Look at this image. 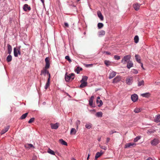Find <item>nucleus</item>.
Returning <instances> with one entry per match:
<instances>
[{"label":"nucleus","mask_w":160,"mask_h":160,"mask_svg":"<svg viewBox=\"0 0 160 160\" xmlns=\"http://www.w3.org/2000/svg\"><path fill=\"white\" fill-rule=\"evenodd\" d=\"M74 74L73 73L68 74L67 72H66L65 76L66 81L67 82H70L72 81L74 78Z\"/></svg>","instance_id":"nucleus-1"},{"label":"nucleus","mask_w":160,"mask_h":160,"mask_svg":"<svg viewBox=\"0 0 160 160\" xmlns=\"http://www.w3.org/2000/svg\"><path fill=\"white\" fill-rule=\"evenodd\" d=\"M131 58V56L130 55H128L125 56L122 59L121 62L123 64H125L126 62H128Z\"/></svg>","instance_id":"nucleus-2"},{"label":"nucleus","mask_w":160,"mask_h":160,"mask_svg":"<svg viewBox=\"0 0 160 160\" xmlns=\"http://www.w3.org/2000/svg\"><path fill=\"white\" fill-rule=\"evenodd\" d=\"M50 126L52 129H56L59 127V124L58 122L54 124L51 123L50 124Z\"/></svg>","instance_id":"nucleus-3"},{"label":"nucleus","mask_w":160,"mask_h":160,"mask_svg":"<svg viewBox=\"0 0 160 160\" xmlns=\"http://www.w3.org/2000/svg\"><path fill=\"white\" fill-rule=\"evenodd\" d=\"M136 145V143H127L125 145V148H130L132 147H134Z\"/></svg>","instance_id":"nucleus-4"},{"label":"nucleus","mask_w":160,"mask_h":160,"mask_svg":"<svg viewBox=\"0 0 160 160\" xmlns=\"http://www.w3.org/2000/svg\"><path fill=\"white\" fill-rule=\"evenodd\" d=\"M45 62H46V65L45 66V68L48 69L49 68L50 62L49 59L48 57H47L45 59Z\"/></svg>","instance_id":"nucleus-5"},{"label":"nucleus","mask_w":160,"mask_h":160,"mask_svg":"<svg viewBox=\"0 0 160 160\" xmlns=\"http://www.w3.org/2000/svg\"><path fill=\"white\" fill-rule=\"evenodd\" d=\"M18 54L19 55H21V52H20V49H16V48L14 49V54L15 57H17L18 56Z\"/></svg>","instance_id":"nucleus-6"},{"label":"nucleus","mask_w":160,"mask_h":160,"mask_svg":"<svg viewBox=\"0 0 160 160\" xmlns=\"http://www.w3.org/2000/svg\"><path fill=\"white\" fill-rule=\"evenodd\" d=\"M141 4L137 2H135L133 4V8L136 11H138L139 9Z\"/></svg>","instance_id":"nucleus-7"},{"label":"nucleus","mask_w":160,"mask_h":160,"mask_svg":"<svg viewBox=\"0 0 160 160\" xmlns=\"http://www.w3.org/2000/svg\"><path fill=\"white\" fill-rule=\"evenodd\" d=\"M104 153V152H102V151H101L100 152H97L95 156V160H97V159L99 157L102 156Z\"/></svg>","instance_id":"nucleus-8"},{"label":"nucleus","mask_w":160,"mask_h":160,"mask_svg":"<svg viewBox=\"0 0 160 160\" xmlns=\"http://www.w3.org/2000/svg\"><path fill=\"white\" fill-rule=\"evenodd\" d=\"M121 78V77L120 76H117L113 79L112 82L113 83H116L120 81Z\"/></svg>","instance_id":"nucleus-9"},{"label":"nucleus","mask_w":160,"mask_h":160,"mask_svg":"<svg viewBox=\"0 0 160 160\" xmlns=\"http://www.w3.org/2000/svg\"><path fill=\"white\" fill-rule=\"evenodd\" d=\"M138 98V96L136 94L132 95L131 96L132 100L134 102H136Z\"/></svg>","instance_id":"nucleus-10"},{"label":"nucleus","mask_w":160,"mask_h":160,"mask_svg":"<svg viewBox=\"0 0 160 160\" xmlns=\"http://www.w3.org/2000/svg\"><path fill=\"white\" fill-rule=\"evenodd\" d=\"M10 128L9 126H7L4 128L0 132L1 134H3L5 133L6 132H7L9 130Z\"/></svg>","instance_id":"nucleus-11"},{"label":"nucleus","mask_w":160,"mask_h":160,"mask_svg":"<svg viewBox=\"0 0 160 160\" xmlns=\"http://www.w3.org/2000/svg\"><path fill=\"white\" fill-rule=\"evenodd\" d=\"M94 98V97L93 96H91L89 101V105L91 107H95V106L93 104V101Z\"/></svg>","instance_id":"nucleus-12"},{"label":"nucleus","mask_w":160,"mask_h":160,"mask_svg":"<svg viewBox=\"0 0 160 160\" xmlns=\"http://www.w3.org/2000/svg\"><path fill=\"white\" fill-rule=\"evenodd\" d=\"M132 77L127 78L126 80V82L128 85H130L132 83Z\"/></svg>","instance_id":"nucleus-13"},{"label":"nucleus","mask_w":160,"mask_h":160,"mask_svg":"<svg viewBox=\"0 0 160 160\" xmlns=\"http://www.w3.org/2000/svg\"><path fill=\"white\" fill-rule=\"evenodd\" d=\"M159 143V141L158 139H154L151 142V144L152 145H156Z\"/></svg>","instance_id":"nucleus-14"},{"label":"nucleus","mask_w":160,"mask_h":160,"mask_svg":"<svg viewBox=\"0 0 160 160\" xmlns=\"http://www.w3.org/2000/svg\"><path fill=\"white\" fill-rule=\"evenodd\" d=\"M23 9L24 11H27L28 10L30 11L31 10V8L28 4H25L23 7Z\"/></svg>","instance_id":"nucleus-15"},{"label":"nucleus","mask_w":160,"mask_h":160,"mask_svg":"<svg viewBox=\"0 0 160 160\" xmlns=\"http://www.w3.org/2000/svg\"><path fill=\"white\" fill-rule=\"evenodd\" d=\"M8 53L10 54L12 51V46L9 44L7 45Z\"/></svg>","instance_id":"nucleus-16"},{"label":"nucleus","mask_w":160,"mask_h":160,"mask_svg":"<svg viewBox=\"0 0 160 160\" xmlns=\"http://www.w3.org/2000/svg\"><path fill=\"white\" fill-rule=\"evenodd\" d=\"M97 15L98 17L100 18V19L101 20H103V17L100 11H98L97 12Z\"/></svg>","instance_id":"nucleus-17"},{"label":"nucleus","mask_w":160,"mask_h":160,"mask_svg":"<svg viewBox=\"0 0 160 160\" xmlns=\"http://www.w3.org/2000/svg\"><path fill=\"white\" fill-rule=\"evenodd\" d=\"M135 58L136 60L138 62L141 63V58L139 55L136 54L135 56Z\"/></svg>","instance_id":"nucleus-18"},{"label":"nucleus","mask_w":160,"mask_h":160,"mask_svg":"<svg viewBox=\"0 0 160 160\" xmlns=\"http://www.w3.org/2000/svg\"><path fill=\"white\" fill-rule=\"evenodd\" d=\"M128 64H127V67L129 69L131 67H133V63L131 61H129L128 62Z\"/></svg>","instance_id":"nucleus-19"},{"label":"nucleus","mask_w":160,"mask_h":160,"mask_svg":"<svg viewBox=\"0 0 160 160\" xmlns=\"http://www.w3.org/2000/svg\"><path fill=\"white\" fill-rule=\"evenodd\" d=\"M116 75V72H112L110 73L109 78V79H111L114 77Z\"/></svg>","instance_id":"nucleus-20"},{"label":"nucleus","mask_w":160,"mask_h":160,"mask_svg":"<svg viewBox=\"0 0 160 160\" xmlns=\"http://www.w3.org/2000/svg\"><path fill=\"white\" fill-rule=\"evenodd\" d=\"M50 79H49V78H48L47 82L45 86V89L46 90L50 86Z\"/></svg>","instance_id":"nucleus-21"},{"label":"nucleus","mask_w":160,"mask_h":160,"mask_svg":"<svg viewBox=\"0 0 160 160\" xmlns=\"http://www.w3.org/2000/svg\"><path fill=\"white\" fill-rule=\"evenodd\" d=\"M154 121L156 122H160V115L156 116L154 119Z\"/></svg>","instance_id":"nucleus-22"},{"label":"nucleus","mask_w":160,"mask_h":160,"mask_svg":"<svg viewBox=\"0 0 160 160\" xmlns=\"http://www.w3.org/2000/svg\"><path fill=\"white\" fill-rule=\"evenodd\" d=\"M25 147L26 148H34L33 145L31 144L27 143L25 145Z\"/></svg>","instance_id":"nucleus-23"},{"label":"nucleus","mask_w":160,"mask_h":160,"mask_svg":"<svg viewBox=\"0 0 160 160\" xmlns=\"http://www.w3.org/2000/svg\"><path fill=\"white\" fill-rule=\"evenodd\" d=\"M81 84L80 86V88H83L85 87H86L87 85V82H81Z\"/></svg>","instance_id":"nucleus-24"},{"label":"nucleus","mask_w":160,"mask_h":160,"mask_svg":"<svg viewBox=\"0 0 160 160\" xmlns=\"http://www.w3.org/2000/svg\"><path fill=\"white\" fill-rule=\"evenodd\" d=\"M150 95V93L147 92L146 93H143L141 94V96L143 97L148 98Z\"/></svg>","instance_id":"nucleus-25"},{"label":"nucleus","mask_w":160,"mask_h":160,"mask_svg":"<svg viewBox=\"0 0 160 160\" xmlns=\"http://www.w3.org/2000/svg\"><path fill=\"white\" fill-rule=\"evenodd\" d=\"M59 142L62 145H64L65 146L67 145V143L66 142L63 140L62 139H61L59 140Z\"/></svg>","instance_id":"nucleus-26"},{"label":"nucleus","mask_w":160,"mask_h":160,"mask_svg":"<svg viewBox=\"0 0 160 160\" xmlns=\"http://www.w3.org/2000/svg\"><path fill=\"white\" fill-rule=\"evenodd\" d=\"M88 78V77L86 76H83L82 78V80H81V82H87Z\"/></svg>","instance_id":"nucleus-27"},{"label":"nucleus","mask_w":160,"mask_h":160,"mask_svg":"<svg viewBox=\"0 0 160 160\" xmlns=\"http://www.w3.org/2000/svg\"><path fill=\"white\" fill-rule=\"evenodd\" d=\"M46 69L45 68V69H43L41 70V75H42L43 74H44V75H45L46 73H49V72L48 70H46Z\"/></svg>","instance_id":"nucleus-28"},{"label":"nucleus","mask_w":160,"mask_h":160,"mask_svg":"<svg viewBox=\"0 0 160 160\" xmlns=\"http://www.w3.org/2000/svg\"><path fill=\"white\" fill-rule=\"evenodd\" d=\"M104 62L105 64L107 67L111 65V62L109 61L105 60L104 61Z\"/></svg>","instance_id":"nucleus-29"},{"label":"nucleus","mask_w":160,"mask_h":160,"mask_svg":"<svg viewBox=\"0 0 160 160\" xmlns=\"http://www.w3.org/2000/svg\"><path fill=\"white\" fill-rule=\"evenodd\" d=\"M96 116L98 117H102V113L101 112H98L96 113Z\"/></svg>","instance_id":"nucleus-30"},{"label":"nucleus","mask_w":160,"mask_h":160,"mask_svg":"<svg viewBox=\"0 0 160 160\" xmlns=\"http://www.w3.org/2000/svg\"><path fill=\"white\" fill-rule=\"evenodd\" d=\"M82 69L80 67H78L77 68L75 69V71L77 72V73H79L82 70Z\"/></svg>","instance_id":"nucleus-31"},{"label":"nucleus","mask_w":160,"mask_h":160,"mask_svg":"<svg viewBox=\"0 0 160 160\" xmlns=\"http://www.w3.org/2000/svg\"><path fill=\"white\" fill-rule=\"evenodd\" d=\"M77 132V131L74 128H72L70 131L71 134H75Z\"/></svg>","instance_id":"nucleus-32"},{"label":"nucleus","mask_w":160,"mask_h":160,"mask_svg":"<svg viewBox=\"0 0 160 160\" xmlns=\"http://www.w3.org/2000/svg\"><path fill=\"white\" fill-rule=\"evenodd\" d=\"M47 152L48 153L52 155H55V153H54V152L50 148H49L48 149V150H47Z\"/></svg>","instance_id":"nucleus-33"},{"label":"nucleus","mask_w":160,"mask_h":160,"mask_svg":"<svg viewBox=\"0 0 160 160\" xmlns=\"http://www.w3.org/2000/svg\"><path fill=\"white\" fill-rule=\"evenodd\" d=\"M28 115V113H26L22 114L21 117L20 119H25Z\"/></svg>","instance_id":"nucleus-34"},{"label":"nucleus","mask_w":160,"mask_h":160,"mask_svg":"<svg viewBox=\"0 0 160 160\" xmlns=\"http://www.w3.org/2000/svg\"><path fill=\"white\" fill-rule=\"evenodd\" d=\"M12 60V57L11 55H9L8 56L7 58V61L9 62L11 61Z\"/></svg>","instance_id":"nucleus-35"},{"label":"nucleus","mask_w":160,"mask_h":160,"mask_svg":"<svg viewBox=\"0 0 160 160\" xmlns=\"http://www.w3.org/2000/svg\"><path fill=\"white\" fill-rule=\"evenodd\" d=\"M92 127V124L90 123H87L85 125L86 128L89 129Z\"/></svg>","instance_id":"nucleus-36"},{"label":"nucleus","mask_w":160,"mask_h":160,"mask_svg":"<svg viewBox=\"0 0 160 160\" xmlns=\"http://www.w3.org/2000/svg\"><path fill=\"white\" fill-rule=\"evenodd\" d=\"M138 37L137 35L135 36L134 38V40L135 42L136 43H137L138 42Z\"/></svg>","instance_id":"nucleus-37"},{"label":"nucleus","mask_w":160,"mask_h":160,"mask_svg":"<svg viewBox=\"0 0 160 160\" xmlns=\"http://www.w3.org/2000/svg\"><path fill=\"white\" fill-rule=\"evenodd\" d=\"M141 109L140 108H136L134 110V112L136 113L139 112L141 111Z\"/></svg>","instance_id":"nucleus-38"},{"label":"nucleus","mask_w":160,"mask_h":160,"mask_svg":"<svg viewBox=\"0 0 160 160\" xmlns=\"http://www.w3.org/2000/svg\"><path fill=\"white\" fill-rule=\"evenodd\" d=\"M144 84V82L143 80H142L140 81H139L138 83V86H140L142 85H143Z\"/></svg>","instance_id":"nucleus-39"},{"label":"nucleus","mask_w":160,"mask_h":160,"mask_svg":"<svg viewBox=\"0 0 160 160\" xmlns=\"http://www.w3.org/2000/svg\"><path fill=\"white\" fill-rule=\"evenodd\" d=\"M98 26L99 29H101L103 26V24L102 23H99L98 24Z\"/></svg>","instance_id":"nucleus-40"},{"label":"nucleus","mask_w":160,"mask_h":160,"mask_svg":"<svg viewBox=\"0 0 160 160\" xmlns=\"http://www.w3.org/2000/svg\"><path fill=\"white\" fill-rule=\"evenodd\" d=\"M76 124L77 126V129H78V125L80 124V121L79 120H77L76 122Z\"/></svg>","instance_id":"nucleus-41"},{"label":"nucleus","mask_w":160,"mask_h":160,"mask_svg":"<svg viewBox=\"0 0 160 160\" xmlns=\"http://www.w3.org/2000/svg\"><path fill=\"white\" fill-rule=\"evenodd\" d=\"M65 58L69 62H72V60L70 58V57L68 56H67L65 57Z\"/></svg>","instance_id":"nucleus-42"},{"label":"nucleus","mask_w":160,"mask_h":160,"mask_svg":"<svg viewBox=\"0 0 160 160\" xmlns=\"http://www.w3.org/2000/svg\"><path fill=\"white\" fill-rule=\"evenodd\" d=\"M140 139V136H138L136 138H135L134 139V142H137Z\"/></svg>","instance_id":"nucleus-43"},{"label":"nucleus","mask_w":160,"mask_h":160,"mask_svg":"<svg viewBox=\"0 0 160 160\" xmlns=\"http://www.w3.org/2000/svg\"><path fill=\"white\" fill-rule=\"evenodd\" d=\"M103 102L101 100H100L99 101V103L98 105V107H101L103 104Z\"/></svg>","instance_id":"nucleus-44"},{"label":"nucleus","mask_w":160,"mask_h":160,"mask_svg":"<svg viewBox=\"0 0 160 160\" xmlns=\"http://www.w3.org/2000/svg\"><path fill=\"white\" fill-rule=\"evenodd\" d=\"M105 34V32L103 30H102L99 32V35H104Z\"/></svg>","instance_id":"nucleus-45"},{"label":"nucleus","mask_w":160,"mask_h":160,"mask_svg":"<svg viewBox=\"0 0 160 160\" xmlns=\"http://www.w3.org/2000/svg\"><path fill=\"white\" fill-rule=\"evenodd\" d=\"M35 120L34 118H31L28 121V122L29 123H31L34 122V120Z\"/></svg>","instance_id":"nucleus-46"},{"label":"nucleus","mask_w":160,"mask_h":160,"mask_svg":"<svg viewBox=\"0 0 160 160\" xmlns=\"http://www.w3.org/2000/svg\"><path fill=\"white\" fill-rule=\"evenodd\" d=\"M114 58L116 60H119L120 59V56L118 55H115L114 56Z\"/></svg>","instance_id":"nucleus-47"},{"label":"nucleus","mask_w":160,"mask_h":160,"mask_svg":"<svg viewBox=\"0 0 160 160\" xmlns=\"http://www.w3.org/2000/svg\"><path fill=\"white\" fill-rule=\"evenodd\" d=\"M99 147L105 150L107 149V147L105 146H102L101 145H99Z\"/></svg>","instance_id":"nucleus-48"},{"label":"nucleus","mask_w":160,"mask_h":160,"mask_svg":"<svg viewBox=\"0 0 160 160\" xmlns=\"http://www.w3.org/2000/svg\"><path fill=\"white\" fill-rule=\"evenodd\" d=\"M92 66H93V64H86L85 65V66L87 67H92Z\"/></svg>","instance_id":"nucleus-49"},{"label":"nucleus","mask_w":160,"mask_h":160,"mask_svg":"<svg viewBox=\"0 0 160 160\" xmlns=\"http://www.w3.org/2000/svg\"><path fill=\"white\" fill-rule=\"evenodd\" d=\"M100 99V97H98L97 98V100H96V103L97 104H98L99 103V100Z\"/></svg>","instance_id":"nucleus-50"},{"label":"nucleus","mask_w":160,"mask_h":160,"mask_svg":"<svg viewBox=\"0 0 160 160\" xmlns=\"http://www.w3.org/2000/svg\"><path fill=\"white\" fill-rule=\"evenodd\" d=\"M133 73H134L135 74H137L138 72V71L137 70H136L133 69Z\"/></svg>","instance_id":"nucleus-51"},{"label":"nucleus","mask_w":160,"mask_h":160,"mask_svg":"<svg viewBox=\"0 0 160 160\" xmlns=\"http://www.w3.org/2000/svg\"><path fill=\"white\" fill-rule=\"evenodd\" d=\"M64 25L66 27H69L68 24L67 22H65L64 23Z\"/></svg>","instance_id":"nucleus-52"},{"label":"nucleus","mask_w":160,"mask_h":160,"mask_svg":"<svg viewBox=\"0 0 160 160\" xmlns=\"http://www.w3.org/2000/svg\"><path fill=\"white\" fill-rule=\"evenodd\" d=\"M110 140V138H107V140H106L107 142V143Z\"/></svg>","instance_id":"nucleus-53"},{"label":"nucleus","mask_w":160,"mask_h":160,"mask_svg":"<svg viewBox=\"0 0 160 160\" xmlns=\"http://www.w3.org/2000/svg\"><path fill=\"white\" fill-rule=\"evenodd\" d=\"M105 52L108 55H110L111 54V53L110 52H108L107 51Z\"/></svg>","instance_id":"nucleus-54"},{"label":"nucleus","mask_w":160,"mask_h":160,"mask_svg":"<svg viewBox=\"0 0 160 160\" xmlns=\"http://www.w3.org/2000/svg\"><path fill=\"white\" fill-rule=\"evenodd\" d=\"M146 160H153L151 158H148Z\"/></svg>","instance_id":"nucleus-55"},{"label":"nucleus","mask_w":160,"mask_h":160,"mask_svg":"<svg viewBox=\"0 0 160 160\" xmlns=\"http://www.w3.org/2000/svg\"><path fill=\"white\" fill-rule=\"evenodd\" d=\"M47 74H48V78H49V79H50V73L49 72V73H48Z\"/></svg>","instance_id":"nucleus-56"},{"label":"nucleus","mask_w":160,"mask_h":160,"mask_svg":"<svg viewBox=\"0 0 160 160\" xmlns=\"http://www.w3.org/2000/svg\"><path fill=\"white\" fill-rule=\"evenodd\" d=\"M141 67L142 68L144 69V68H143V64L141 62Z\"/></svg>","instance_id":"nucleus-57"},{"label":"nucleus","mask_w":160,"mask_h":160,"mask_svg":"<svg viewBox=\"0 0 160 160\" xmlns=\"http://www.w3.org/2000/svg\"><path fill=\"white\" fill-rule=\"evenodd\" d=\"M101 138H99L98 139V141L100 142V141H101Z\"/></svg>","instance_id":"nucleus-58"},{"label":"nucleus","mask_w":160,"mask_h":160,"mask_svg":"<svg viewBox=\"0 0 160 160\" xmlns=\"http://www.w3.org/2000/svg\"><path fill=\"white\" fill-rule=\"evenodd\" d=\"M89 156H90L89 154H88V158H87V159H88H88H89Z\"/></svg>","instance_id":"nucleus-59"},{"label":"nucleus","mask_w":160,"mask_h":160,"mask_svg":"<svg viewBox=\"0 0 160 160\" xmlns=\"http://www.w3.org/2000/svg\"><path fill=\"white\" fill-rule=\"evenodd\" d=\"M41 2H42L43 4L44 3V0H41Z\"/></svg>","instance_id":"nucleus-60"},{"label":"nucleus","mask_w":160,"mask_h":160,"mask_svg":"<svg viewBox=\"0 0 160 160\" xmlns=\"http://www.w3.org/2000/svg\"><path fill=\"white\" fill-rule=\"evenodd\" d=\"M80 1V0H77V2H79Z\"/></svg>","instance_id":"nucleus-61"},{"label":"nucleus","mask_w":160,"mask_h":160,"mask_svg":"<svg viewBox=\"0 0 160 160\" xmlns=\"http://www.w3.org/2000/svg\"><path fill=\"white\" fill-rule=\"evenodd\" d=\"M73 160H76V159L74 158H73Z\"/></svg>","instance_id":"nucleus-62"},{"label":"nucleus","mask_w":160,"mask_h":160,"mask_svg":"<svg viewBox=\"0 0 160 160\" xmlns=\"http://www.w3.org/2000/svg\"><path fill=\"white\" fill-rule=\"evenodd\" d=\"M31 160H33V159Z\"/></svg>","instance_id":"nucleus-63"}]
</instances>
